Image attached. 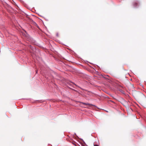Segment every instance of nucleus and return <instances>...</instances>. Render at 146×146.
Here are the masks:
<instances>
[{
	"label": "nucleus",
	"mask_w": 146,
	"mask_h": 146,
	"mask_svg": "<svg viewBox=\"0 0 146 146\" xmlns=\"http://www.w3.org/2000/svg\"><path fill=\"white\" fill-rule=\"evenodd\" d=\"M120 91L122 93H123V91L121 90H120Z\"/></svg>",
	"instance_id": "f257e3e1"
},
{
	"label": "nucleus",
	"mask_w": 146,
	"mask_h": 146,
	"mask_svg": "<svg viewBox=\"0 0 146 146\" xmlns=\"http://www.w3.org/2000/svg\"><path fill=\"white\" fill-rule=\"evenodd\" d=\"M94 146H99L97 145H94Z\"/></svg>",
	"instance_id": "f03ea898"
},
{
	"label": "nucleus",
	"mask_w": 146,
	"mask_h": 146,
	"mask_svg": "<svg viewBox=\"0 0 146 146\" xmlns=\"http://www.w3.org/2000/svg\"><path fill=\"white\" fill-rule=\"evenodd\" d=\"M56 36H58V33H57V34H56Z\"/></svg>",
	"instance_id": "7ed1b4c3"
},
{
	"label": "nucleus",
	"mask_w": 146,
	"mask_h": 146,
	"mask_svg": "<svg viewBox=\"0 0 146 146\" xmlns=\"http://www.w3.org/2000/svg\"><path fill=\"white\" fill-rule=\"evenodd\" d=\"M71 83H72V84H74V85H76V84H74V83H72V82H71Z\"/></svg>",
	"instance_id": "20e7f679"
},
{
	"label": "nucleus",
	"mask_w": 146,
	"mask_h": 146,
	"mask_svg": "<svg viewBox=\"0 0 146 146\" xmlns=\"http://www.w3.org/2000/svg\"><path fill=\"white\" fill-rule=\"evenodd\" d=\"M84 104H87V105H88V104H86L85 103H83Z\"/></svg>",
	"instance_id": "39448f33"
}]
</instances>
